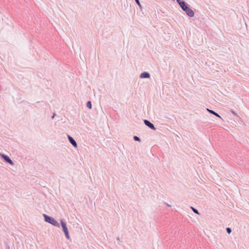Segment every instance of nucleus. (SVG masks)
I'll return each mask as SVG.
<instances>
[{
    "instance_id": "obj_1",
    "label": "nucleus",
    "mask_w": 249,
    "mask_h": 249,
    "mask_svg": "<svg viewBox=\"0 0 249 249\" xmlns=\"http://www.w3.org/2000/svg\"><path fill=\"white\" fill-rule=\"evenodd\" d=\"M178 4L180 6L181 9L184 11L186 15L190 17H193L195 15L194 11L190 8L189 5H188L184 1H179L178 2Z\"/></svg>"
},
{
    "instance_id": "obj_2",
    "label": "nucleus",
    "mask_w": 249,
    "mask_h": 249,
    "mask_svg": "<svg viewBox=\"0 0 249 249\" xmlns=\"http://www.w3.org/2000/svg\"><path fill=\"white\" fill-rule=\"evenodd\" d=\"M45 221L49 223L52 224V225L56 227H59L60 225L58 223V222L55 220L53 217L50 216L46 214H43Z\"/></svg>"
},
{
    "instance_id": "obj_3",
    "label": "nucleus",
    "mask_w": 249,
    "mask_h": 249,
    "mask_svg": "<svg viewBox=\"0 0 249 249\" xmlns=\"http://www.w3.org/2000/svg\"><path fill=\"white\" fill-rule=\"evenodd\" d=\"M60 222L62 228V230L65 233L66 237L67 238V239H69L70 238V236L69 235V230L67 227L66 223L62 219H61Z\"/></svg>"
},
{
    "instance_id": "obj_4",
    "label": "nucleus",
    "mask_w": 249,
    "mask_h": 249,
    "mask_svg": "<svg viewBox=\"0 0 249 249\" xmlns=\"http://www.w3.org/2000/svg\"><path fill=\"white\" fill-rule=\"evenodd\" d=\"M0 156L7 163L10 164L11 165H13L14 164V162L7 155L0 153Z\"/></svg>"
},
{
    "instance_id": "obj_5",
    "label": "nucleus",
    "mask_w": 249,
    "mask_h": 249,
    "mask_svg": "<svg viewBox=\"0 0 249 249\" xmlns=\"http://www.w3.org/2000/svg\"><path fill=\"white\" fill-rule=\"evenodd\" d=\"M143 122H144V124L147 126L149 127L152 130H156V128L155 127L154 125L152 123H151L149 121L145 119V120H144Z\"/></svg>"
},
{
    "instance_id": "obj_6",
    "label": "nucleus",
    "mask_w": 249,
    "mask_h": 249,
    "mask_svg": "<svg viewBox=\"0 0 249 249\" xmlns=\"http://www.w3.org/2000/svg\"><path fill=\"white\" fill-rule=\"evenodd\" d=\"M68 138L71 144L75 148L77 147V144L74 139L71 136L68 135Z\"/></svg>"
},
{
    "instance_id": "obj_7",
    "label": "nucleus",
    "mask_w": 249,
    "mask_h": 249,
    "mask_svg": "<svg viewBox=\"0 0 249 249\" xmlns=\"http://www.w3.org/2000/svg\"><path fill=\"white\" fill-rule=\"evenodd\" d=\"M150 74H149V73L146 71L142 72L140 76V77L141 78H150Z\"/></svg>"
},
{
    "instance_id": "obj_8",
    "label": "nucleus",
    "mask_w": 249,
    "mask_h": 249,
    "mask_svg": "<svg viewBox=\"0 0 249 249\" xmlns=\"http://www.w3.org/2000/svg\"><path fill=\"white\" fill-rule=\"evenodd\" d=\"M207 110L209 112H210V113H211V114L214 115V116H215L216 117L220 118H221V116L218 113H217L216 112H215L213 110H211V109H210L209 108H207Z\"/></svg>"
},
{
    "instance_id": "obj_9",
    "label": "nucleus",
    "mask_w": 249,
    "mask_h": 249,
    "mask_svg": "<svg viewBox=\"0 0 249 249\" xmlns=\"http://www.w3.org/2000/svg\"><path fill=\"white\" fill-rule=\"evenodd\" d=\"M87 107L91 109L92 107V104L90 101H88L87 103Z\"/></svg>"
},
{
    "instance_id": "obj_10",
    "label": "nucleus",
    "mask_w": 249,
    "mask_h": 249,
    "mask_svg": "<svg viewBox=\"0 0 249 249\" xmlns=\"http://www.w3.org/2000/svg\"><path fill=\"white\" fill-rule=\"evenodd\" d=\"M191 208L194 213H196V214H199L198 210H196V208H195L193 207H191Z\"/></svg>"
},
{
    "instance_id": "obj_11",
    "label": "nucleus",
    "mask_w": 249,
    "mask_h": 249,
    "mask_svg": "<svg viewBox=\"0 0 249 249\" xmlns=\"http://www.w3.org/2000/svg\"><path fill=\"white\" fill-rule=\"evenodd\" d=\"M133 139L136 141H138L139 142H141V139L138 136H134Z\"/></svg>"
},
{
    "instance_id": "obj_12",
    "label": "nucleus",
    "mask_w": 249,
    "mask_h": 249,
    "mask_svg": "<svg viewBox=\"0 0 249 249\" xmlns=\"http://www.w3.org/2000/svg\"><path fill=\"white\" fill-rule=\"evenodd\" d=\"M226 231H227V232L229 234H230V233H231V228H227V229H226Z\"/></svg>"
},
{
    "instance_id": "obj_13",
    "label": "nucleus",
    "mask_w": 249,
    "mask_h": 249,
    "mask_svg": "<svg viewBox=\"0 0 249 249\" xmlns=\"http://www.w3.org/2000/svg\"><path fill=\"white\" fill-rule=\"evenodd\" d=\"M135 1L137 4H138L140 6H141L139 0H135Z\"/></svg>"
},
{
    "instance_id": "obj_14",
    "label": "nucleus",
    "mask_w": 249,
    "mask_h": 249,
    "mask_svg": "<svg viewBox=\"0 0 249 249\" xmlns=\"http://www.w3.org/2000/svg\"><path fill=\"white\" fill-rule=\"evenodd\" d=\"M231 112L234 115H237L236 113H235L234 111H231Z\"/></svg>"
},
{
    "instance_id": "obj_15",
    "label": "nucleus",
    "mask_w": 249,
    "mask_h": 249,
    "mask_svg": "<svg viewBox=\"0 0 249 249\" xmlns=\"http://www.w3.org/2000/svg\"><path fill=\"white\" fill-rule=\"evenodd\" d=\"M54 115H55V114H53V115L52 116V119H53V118H54Z\"/></svg>"
},
{
    "instance_id": "obj_16",
    "label": "nucleus",
    "mask_w": 249,
    "mask_h": 249,
    "mask_svg": "<svg viewBox=\"0 0 249 249\" xmlns=\"http://www.w3.org/2000/svg\"><path fill=\"white\" fill-rule=\"evenodd\" d=\"M117 240L118 241H120V238L118 237L117 238Z\"/></svg>"
},
{
    "instance_id": "obj_17",
    "label": "nucleus",
    "mask_w": 249,
    "mask_h": 249,
    "mask_svg": "<svg viewBox=\"0 0 249 249\" xmlns=\"http://www.w3.org/2000/svg\"><path fill=\"white\" fill-rule=\"evenodd\" d=\"M167 205L168 206H169V207H170V206H171V205H169V204H167Z\"/></svg>"
}]
</instances>
